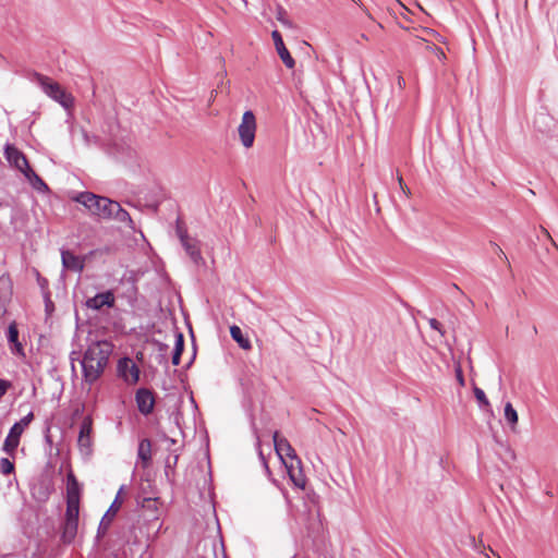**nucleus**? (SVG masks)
<instances>
[{
    "label": "nucleus",
    "instance_id": "aec40b11",
    "mask_svg": "<svg viewBox=\"0 0 558 558\" xmlns=\"http://www.w3.org/2000/svg\"><path fill=\"white\" fill-rule=\"evenodd\" d=\"M284 466L293 485L298 488L304 489L306 480L301 469V464H296L295 462H284Z\"/></svg>",
    "mask_w": 558,
    "mask_h": 558
},
{
    "label": "nucleus",
    "instance_id": "49530a36",
    "mask_svg": "<svg viewBox=\"0 0 558 558\" xmlns=\"http://www.w3.org/2000/svg\"><path fill=\"white\" fill-rule=\"evenodd\" d=\"M166 348H167V345H166V344L160 343V345H159V349H160V350H165Z\"/></svg>",
    "mask_w": 558,
    "mask_h": 558
},
{
    "label": "nucleus",
    "instance_id": "37998d69",
    "mask_svg": "<svg viewBox=\"0 0 558 558\" xmlns=\"http://www.w3.org/2000/svg\"><path fill=\"white\" fill-rule=\"evenodd\" d=\"M45 440L46 442L51 447L52 446V439H51V436L49 435V428H47V433L45 435Z\"/></svg>",
    "mask_w": 558,
    "mask_h": 558
},
{
    "label": "nucleus",
    "instance_id": "7ed1b4c3",
    "mask_svg": "<svg viewBox=\"0 0 558 558\" xmlns=\"http://www.w3.org/2000/svg\"><path fill=\"white\" fill-rule=\"evenodd\" d=\"M35 81L47 96L59 102L63 108L69 109L73 106L74 98L59 83L39 73H35Z\"/></svg>",
    "mask_w": 558,
    "mask_h": 558
},
{
    "label": "nucleus",
    "instance_id": "a878e982",
    "mask_svg": "<svg viewBox=\"0 0 558 558\" xmlns=\"http://www.w3.org/2000/svg\"><path fill=\"white\" fill-rule=\"evenodd\" d=\"M504 415H505V418H506L507 423L509 424L510 428L514 429L515 425L518 424L519 417H518V413H517L515 409L513 408V405L511 404V402H507L505 404Z\"/></svg>",
    "mask_w": 558,
    "mask_h": 558
},
{
    "label": "nucleus",
    "instance_id": "9b49d317",
    "mask_svg": "<svg viewBox=\"0 0 558 558\" xmlns=\"http://www.w3.org/2000/svg\"><path fill=\"white\" fill-rule=\"evenodd\" d=\"M116 303L114 294L111 290L97 293L85 301V306L94 311H100L102 307H113Z\"/></svg>",
    "mask_w": 558,
    "mask_h": 558
},
{
    "label": "nucleus",
    "instance_id": "bb28decb",
    "mask_svg": "<svg viewBox=\"0 0 558 558\" xmlns=\"http://www.w3.org/2000/svg\"><path fill=\"white\" fill-rule=\"evenodd\" d=\"M473 392H474V397H475L476 401L478 402L480 408H482V409L490 408V403H489L483 389L474 386Z\"/></svg>",
    "mask_w": 558,
    "mask_h": 558
},
{
    "label": "nucleus",
    "instance_id": "7c9ffc66",
    "mask_svg": "<svg viewBox=\"0 0 558 558\" xmlns=\"http://www.w3.org/2000/svg\"><path fill=\"white\" fill-rule=\"evenodd\" d=\"M178 459H179L178 456L167 458L166 465H165V474H166L167 478H170V475L174 473V466L178 462Z\"/></svg>",
    "mask_w": 558,
    "mask_h": 558
},
{
    "label": "nucleus",
    "instance_id": "58836bf2",
    "mask_svg": "<svg viewBox=\"0 0 558 558\" xmlns=\"http://www.w3.org/2000/svg\"><path fill=\"white\" fill-rule=\"evenodd\" d=\"M490 246L493 248V252L498 255L501 259L508 262V258L506 256V254L504 253V251L500 248L499 245H497L496 243H490Z\"/></svg>",
    "mask_w": 558,
    "mask_h": 558
},
{
    "label": "nucleus",
    "instance_id": "a19ab883",
    "mask_svg": "<svg viewBox=\"0 0 558 558\" xmlns=\"http://www.w3.org/2000/svg\"><path fill=\"white\" fill-rule=\"evenodd\" d=\"M398 182H399V185H400V187H401L402 192H403L407 196H409V195L411 194V191H410V189L408 187V185L403 182L402 177H400V175L398 177Z\"/></svg>",
    "mask_w": 558,
    "mask_h": 558
},
{
    "label": "nucleus",
    "instance_id": "9d476101",
    "mask_svg": "<svg viewBox=\"0 0 558 558\" xmlns=\"http://www.w3.org/2000/svg\"><path fill=\"white\" fill-rule=\"evenodd\" d=\"M141 521L145 523V531H143V527L140 526V533L142 535L145 534L147 537L157 534L161 527V523L159 521V510H153L146 513H141L138 515V523H141Z\"/></svg>",
    "mask_w": 558,
    "mask_h": 558
},
{
    "label": "nucleus",
    "instance_id": "b1692460",
    "mask_svg": "<svg viewBox=\"0 0 558 558\" xmlns=\"http://www.w3.org/2000/svg\"><path fill=\"white\" fill-rule=\"evenodd\" d=\"M230 335L231 338L239 344L240 348L244 350L251 349V341L243 335L242 329L239 326H231Z\"/></svg>",
    "mask_w": 558,
    "mask_h": 558
},
{
    "label": "nucleus",
    "instance_id": "39448f33",
    "mask_svg": "<svg viewBox=\"0 0 558 558\" xmlns=\"http://www.w3.org/2000/svg\"><path fill=\"white\" fill-rule=\"evenodd\" d=\"M93 418L87 415L83 418L80 425V432L77 437V447L81 454L85 458H89L93 452Z\"/></svg>",
    "mask_w": 558,
    "mask_h": 558
},
{
    "label": "nucleus",
    "instance_id": "4468645a",
    "mask_svg": "<svg viewBox=\"0 0 558 558\" xmlns=\"http://www.w3.org/2000/svg\"><path fill=\"white\" fill-rule=\"evenodd\" d=\"M271 37L274 39L276 50L284 65L288 69H293L295 61L290 54L289 50L286 48L281 34L278 31H274L271 33Z\"/></svg>",
    "mask_w": 558,
    "mask_h": 558
},
{
    "label": "nucleus",
    "instance_id": "c9c22d12",
    "mask_svg": "<svg viewBox=\"0 0 558 558\" xmlns=\"http://www.w3.org/2000/svg\"><path fill=\"white\" fill-rule=\"evenodd\" d=\"M44 301H45V312L47 316H50L54 311V304L50 298L49 292L44 293Z\"/></svg>",
    "mask_w": 558,
    "mask_h": 558
},
{
    "label": "nucleus",
    "instance_id": "6ab92c4d",
    "mask_svg": "<svg viewBox=\"0 0 558 558\" xmlns=\"http://www.w3.org/2000/svg\"><path fill=\"white\" fill-rule=\"evenodd\" d=\"M12 284L9 277H0V317L7 313V305L11 301Z\"/></svg>",
    "mask_w": 558,
    "mask_h": 558
},
{
    "label": "nucleus",
    "instance_id": "f03ea898",
    "mask_svg": "<svg viewBox=\"0 0 558 558\" xmlns=\"http://www.w3.org/2000/svg\"><path fill=\"white\" fill-rule=\"evenodd\" d=\"M73 201L83 205L94 216L102 219L112 218V208L116 201L87 191L78 193Z\"/></svg>",
    "mask_w": 558,
    "mask_h": 558
},
{
    "label": "nucleus",
    "instance_id": "2eb2a0df",
    "mask_svg": "<svg viewBox=\"0 0 558 558\" xmlns=\"http://www.w3.org/2000/svg\"><path fill=\"white\" fill-rule=\"evenodd\" d=\"M62 266L71 271L81 272L84 269L85 262L82 257L75 255L69 250L61 251Z\"/></svg>",
    "mask_w": 558,
    "mask_h": 558
},
{
    "label": "nucleus",
    "instance_id": "ddd939ff",
    "mask_svg": "<svg viewBox=\"0 0 558 558\" xmlns=\"http://www.w3.org/2000/svg\"><path fill=\"white\" fill-rule=\"evenodd\" d=\"M135 401L138 411L143 415H149L155 407V397L151 390L147 388H140L135 393Z\"/></svg>",
    "mask_w": 558,
    "mask_h": 558
},
{
    "label": "nucleus",
    "instance_id": "393cba45",
    "mask_svg": "<svg viewBox=\"0 0 558 558\" xmlns=\"http://www.w3.org/2000/svg\"><path fill=\"white\" fill-rule=\"evenodd\" d=\"M119 222H128L132 223V219L130 214L121 207V205L116 202L112 208V218Z\"/></svg>",
    "mask_w": 558,
    "mask_h": 558
},
{
    "label": "nucleus",
    "instance_id": "79ce46f5",
    "mask_svg": "<svg viewBox=\"0 0 558 558\" xmlns=\"http://www.w3.org/2000/svg\"><path fill=\"white\" fill-rule=\"evenodd\" d=\"M456 375H457V379H458L459 384H460L461 386H464V377H463V374H462V371H461V368H460V367H458V368L456 369Z\"/></svg>",
    "mask_w": 558,
    "mask_h": 558
},
{
    "label": "nucleus",
    "instance_id": "c03bdc74",
    "mask_svg": "<svg viewBox=\"0 0 558 558\" xmlns=\"http://www.w3.org/2000/svg\"><path fill=\"white\" fill-rule=\"evenodd\" d=\"M259 457H260V459L263 460V463H264V466H265L266 471H267L268 473H270L269 466H268L267 462L265 461V458H264V456H263V452H262V451H259Z\"/></svg>",
    "mask_w": 558,
    "mask_h": 558
},
{
    "label": "nucleus",
    "instance_id": "de8ad7c7",
    "mask_svg": "<svg viewBox=\"0 0 558 558\" xmlns=\"http://www.w3.org/2000/svg\"><path fill=\"white\" fill-rule=\"evenodd\" d=\"M45 283H47V280H46V279H43V281L40 282V284L43 286V284H45Z\"/></svg>",
    "mask_w": 558,
    "mask_h": 558
},
{
    "label": "nucleus",
    "instance_id": "f704fd0d",
    "mask_svg": "<svg viewBox=\"0 0 558 558\" xmlns=\"http://www.w3.org/2000/svg\"><path fill=\"white\" fill-rule=\"evenodd\" d=\"M34 418L33 412H29L27 415L22 417L19 422L14 423L13 425H17L21 428V433L23 434L25 428L32 423Z\"/></svg>",
    "mask_w": 558,
    "mask_h": 558
},
{
    "label": "nucleus",
    "instance_id": "1a4fd4ad",
    "mask_svg": "<svg viewBox=\"0 0 558 558\" xmlns=\"http://www.w3.org/2000/svg\"><path fill=\"white\" fill-rule=\"evenodd\" d=\"M81 487L75 475L70 472L66 476V509H80Z\"/></svg>",
    "mask_w": 558,
    "mask_h": 558
},
{
    "label": "nucleus",
    "instance_id": "a211bd4d",
    "mask_svg": "<svg viewBox=\"0 0 558 558\" xmlns=\"http://www.w3.org/2000/svg\"><path fill=\"white\" fill-rule=\"evenodd\" d=\"M181 245L195 265H201L204 263V258L201 254L199 241L197 239H185L181 242Z\"/></svg>",
    "mask_w": 558,
    "mask_h": 558
},
{
    "label": "nucleus",
    "instance_id": "473e14b6",
    "mask_svg": "<svg viewBox=\"0 0 558 558\" xmlns=\"http://www.w3.org/2000/svg\"><path fill=\"white\" fill-rule=\"evenodd\" d=\"M142 507H143L142 513H146V512L153 511V510H158L157 498H145Z\"/></svg>",
    "mask_w": 558,
    "mask_h": 558
},
{
    "label": "nucleus",
    "instance_id": "dca6fc26",
    "mask_svg": "<svg viewBox=\"0 0 558 558\" xmlns=\"http://www.w3.org/2000/svg\"><path fill=\"white\" fill-rule=\"evenodd\" d=\"M22 436V433H21V428L20 426L17 427V425H13L5 439H4V442H3V446H2V450L7 453V454H10V456H14L15 454V451L20 445V438Z\"/></svg>",
    "mask_w": 558,
    "mask_h": 558
},
{
    "label": "nucleus",
    "instance_id": "e433bc0d",
    "mask_svg": "<svg viewBox=\"0 0 558 558\" xmlns=\"http://www.w3.org/2000/svg\"><path fill=\"white\" fill-rule=\"evenodd\" d=\"M11 352L16 355L24 356V348L23 344L20 341H16L15 343L10 344Z\"/></svg>",
    "mask_w": 558,
    "mask_h": 558
},
{
    "label": "nucleus",
    "instance_id": "f8f14e48",
    "mask_svg": "<svg viewBox=\"0 0 558 558\" xmlns=\"http://www.w3.org/2000/svg\"><path fill=\"white\" fill-rule=\"evenodd\" d=\"M5 159L22 173L28 169L29 163L26 156L14 145L7 144L4 147Z\"/></svg>",
    "mask_w": 558,
    "mask_h": 558
},
{
    "label": "nucleus",
    "instance_id": "423d86ee",
    "mask_svg": "<svg viewBox=\"0 0 558 558\" xmlns=\"http://www.w3.org/2000/svg\"><path fill=\"white\" fill-rule=\"evenodd\" d=\"M80 509H65L64 520L61 526V541L71 544L77 534Z\"/></svg>",
    "mask_w": 558,
    "mask_h": 558
},
{
    "label": "nucleus",
    "instance_id": "72a5a7b5",
    "mask_svg": "<svg viewBox=\"0 0 558 558\" xmlns=\"http://www.w3.org/2000/svg\"><path fill=\"white\" fill-rule=\"evenodd\" d=\"M122 542L123 543H133V544H136L137 542H140V537L135 533L134 527H130V531L128 533H123Z\"/></svg>",
    "mask_w": 558,
    "mask_h": 558
},
{
    "label": "nucleus",
    "instance_id": "2f4dec72",
    "mask_svg": "<svg viewBox=\"0 0 558 558\" xmlns=\"http://www.w3.org/2000/svg\"><path fill=\"white\" fill-rule=\"evenodd\" d=\"M175 233H177L180 242L184 241L185 239L191 238L187 234L186 228L184 227L183 222L180 219L177 220Z\"/></svg>",
    "mask_w": 558,
    "mask_h": 558
},
{
    "label": "nucleus",
    "instance_id": "f3484780",
    "mask_svg": "<svg viewBox=\"0 0 558 558\" xmlns=\"http://www.w3.org/2000/svg\"><path fill=\"white\" fill-rule=\"evenodd\" d=\"M121 490H122V488H120L116 499L113 500V502L111 504V506L109 507V509L107 510V512L105 513L102 519L100 520V523L98 526V532H97V537L106 534V532L108 531V529L110 526L112 518L116 515L117 511L119 510L120 505H121L119 501V495H120Z\"/></svg>",
    "mask_w": 558,
    "mask_h": 558
},
{
    "label": "nucleus",
    "instance_id": "cd10ccee",
    "mask_svg": "<svg viewBox=\"0 0 558 558\" xmlns=\"http://www.w3.org/2000/svg\"><path fill=\"white\" fill-rule=\"evenodd\" d=\"M78 132L81 133L83 142L86 146H90L92 144H99V137L96 135H90L85 129L80 128Z\"/></svg>",
    "mask_w": 558,
    "mask_h": 558
},
{
    "label": "nucleus",
    "instance_id": "a18cd8bd",
    "mask_svg": "<svg viewBox=\"0 0 558 558\" xmlns=\"http://www.w3.org/2000/svg\"><path fill=\"white\" fill-rule=\"evenodd\" d=\"M398 85H399V86L404 85V78H403L402 76H399V77H398Z\"/></svg>",
    "mask_w": 558,
    "mask_h": 558
},
{
    "label": "nucleus",
    "instance_id": "c85d7f7f",
    "mask_svg": "<svg viewBox=\"0 0 558 558\" xmlns=\"http://www.w3.org/2000/svg\"><path fill=\"white\" fill-rule=\"evenodd\" d=\"M7 339L9 344L19 341V330L15 322H12L7 330Z\"/></svg>",
    "mask_w": 558,
    "mask_h": 558
},
{
    "label": "nucleus",
    "instance_id": "5701e85b",
    "mask_svg": "<svg viewBox=\"0 0 558 558\" xmlns=\"http://www.w3.org/2000/svg\"><path fill=\"white\" fill-rule=\"evenodd\" d=\"M174 338V350L172 353L171 362L174 366H178L181 361V355L184 351V336L182 332L175 331Z\"/></svg>",
    "mask_w": 558,
    "mask_h": 558
},
{
    "label": "nucleus",
    "instance_id": "c756f323",
    "mask_svg": "<svg viewBox=\"0 0 558 558\" xmlns=\"http://www.w3.org/2000/svg\"><path fill=\"white\" fill-rule=\"evenodd\" d=\"M14 472V464L8 458L0 459V473L3 475H10Z\"/></svg>",
    "mask_w": 558,
    "mask_h": 558
},
{
    "label": "nucleus",
    "instance_id": "4be33fe9",
    "mask_svg": "<svg viewBox=\"0 0 558 558\" xmlns=\"http://www.w3.org/2000/svg\"><path fill=\"white\" fill-rule=\"evenodd\" d=\"M137 458L142 461L143 468L151 461V442L148 438H143L137 448Z\"/></svg>",
    "mask_w": 558,
    "mask_h": 558
},
{
    "label": "nucleus",
    "instance_id": "412c9836",
    "mask_svg": "<svg viewBox=\"0 0 558 558\" xmlns=\"http://www.w3.org/2000/svg\"><path fill=\"white\" fill-rule=\"evenodd\" d=\"M26 180L29 182V184L38 192L46 193L49 191L48 185L46 182L31 168L26 169L23 172Z\"/></svg>",
    "mask_w": 558,
    "mask_h": 558
},
{
    "label": "nucleus",
    "instance_id": "6e6552de",
    "mask_svg": "<svg viewBox=\"0 0 558 558\" xmlns=\"http://www.w3.org/2000/svg\"><path fill=\"white\" fill-rule=\"evenodd\" d=\"M272 440H274L275 450L283 464H284V462H287L283 458L284 456L290 458L291 462L301 464V460L296 456L295 450L293 449L291 444L288 441V439L279 437V432L276 430L274 433Z\"/></svg>",
    "mask_w": 558,
    "mask_h": 558
},
{
    "label": "nucleus",
    "instance_id": "0eeeda50",
    "mask_svg": "<svg viewBox=\"0 0 558 558\" xmlns=\"http://www.w3.org/2000/svg\"><path fill=\"white\" fill-rule=\"evenodd\" d=\"M117 372L118 376L128 385H135L140 380L141 371L135 362L129 356L121 357L118 361Z\"/></svg>",
    "mask_w": 558,
    "mask_h": 558
},
{
    "label": "nucleus",
    "instance_id": "4c0bfd02",
    "mask_svg": "<svg viewBox=\"0 0 558 558\" xmlns=\"http://www.w3.org/2000/svg\"><path fill=\"white\" fill-rule=\"evenodd\" d=\"M428 324L432 329L438 331L441 336L445 335V330L442 329L441 324L436 318H429Z\"/></svg>",
    "mask_w": 558,
    "mask_h": 558
},
{
    "label": "nucleus",
    "instance_id": "f257e3e1",
    "mask_svg": "<svg viewBox=\"0 0 558 558\" xmlns=\"http://www.w3.org/2000/svg\"><path fill=\"white\" fill-rule=\"evenodd\" d=\"M113 352V344L108 340L92 342L81 360L84 383L92 386L104 374Z\"/></svg>",
    "mask_w": 558,
    "mask_h": 558
},
{
    "label": "nucleus",
    "instance_id": "20e7f679",
    "mask_svg": "<svg viewBox=\"0 0 558 558\" xmlns=\"http://www.w3.org/2000/svg\"><path fill=\"white\" fill-rule=\"evenodd\" d=\"M240 141L245 148L254 144L256 132V118L253 111L247 110L242 116V121L238 128Z\"/></svg>",
    "mask_w": 558,
    "mask_h": 558
},
{
    "label": "nucleus",
    "instance_id": "ea45409f",
    "mask_svg": "<svg viewBox=\"0 0 558 558\" xmlns=\"http://www.w3.org/2000/svg\"><path fill=\"white\" fill-rule=\"evenodd\" d=\"M10 386H11L10 381L0 378V398H2L7 393Z\"/></svg>",
    "mask_w": 558,
    "mask_h": 558
}]
</instances>
